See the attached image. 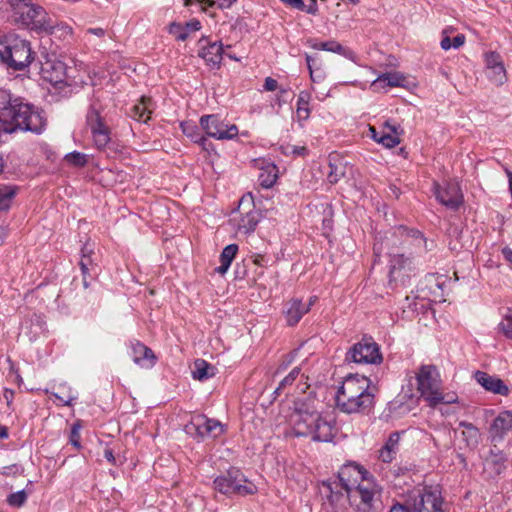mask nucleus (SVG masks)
Instances as JSON below:
<instances>
[{"instance_id": "obj_1", "label": "nucleus", "mask_w": 512, "mask_h": 512, "mask_svg": "<svg viewBox=\"0 0 512 512\" xmlns=\"http://www.w3.org/2000/svg\"><path fill=\"white\" fill-rule=\"evenodd\" d=\"M368 472L360 465L348 463L341 467L337 479L324 483L329 491L332 505L351 507L360 512H372L380 505V487L368 477Z\"/></svg>"}, {"instance_id": "obj_2", "label": "nucleus", "mask_w": 512, "mask_h": 512, "mask_svg": "<svg viewBox=\"0 0 512 512\" xmlns=\"http://www.w3.org/2000/svg\"><path fill=\"white\" fill-rule=\"evenodd\" d=\"M46 126L43 111L10 91L0 89V136L18 131L41 134Z\"/></svg>"}, {"instance_id": "obj_3", "label": "nucleus", "mask_w": 512, "mask_h": 512, "mask_svg": "<svg viewBox=\"0 0 512 512\" xmlns=\"http://www.w3.org/2000/svg\"><path fill=\"white\" fill-rule=\"evenodd\" d=\"M288 424L293 435L310 436L314 441L329 442L334 437V419L330 415H320L308 403L297 401L288 415Z\"/></svg>"}, {"instance_id": "obj_4", "label": "nucleus", "mask_w": 512, "mask_h": 512, "mask_svg": "<svg viewBox=\"0 0 512 512\" xmlns=\"http://www.w3.org/2000/svg\"><path fill=\"white\" fill-rule=\"evenodd\" d=\"M365 376L348 375L336 393L337 407L348 414L370 408L374 402V388Z\"/></svg>"}, {"instance_id": "obj_5", "label": "nucleus", "mask_w": 512, "mask_h": 512, "mask_svg": "<svg viewBox=\"0 0 512 512\" xmlns=\"http://www.w3.org/2000/svg\"><path fill=\"white\" fill-rule=\"evenodd\" d=\"M417 389L421 397L432 408L439 404H452L458 402V396L455 393H444L442 391V381L436 366L422 365L416 373Z\"/></svg>"}, {"instance_id": "obj_6", "label": "nucleus", "mask_w": 512, "mask_h": 512, "mask_svg": "<svg viewBox=\"0 0 512 512\" xmlns=\"http://www.w3.org/2000/svg\"><path fill=\"white\" fill-rule=\"evenodd\" d=\"M34 60L30 43L18 36H8L0 41V62L7 69L21 71Z\"/></svg>"}, {"instance_id": "obj_7", "label": "nucleus", "mask_w": 512, "mask_h": 512, "mask_svg": "<svg viewBox=\"0 0 512 512\" xmlns=\"http://www.w3.org/2000/svg\"><path fill=\"white\" fill-rule=\"evenodd\" d=\"M13 17L17 24L33 30L50 31L54 24L46 11L32 0H11Z\"/></svg>"}, {"instance_id": "obj_8", "label": "nucleus", "mask_w": 512, "mask_h": 512, "mask_svg": "<svg viewBox=\"0 0 512 512\" xmlns=\"http://www.w3.org/2000/svg\"><path fill=\"white\" fill-rule=\"evenodd\" d=\"M396 238L401 239V244L414 246L416 248V253L431 251L433 247V242L428 245L427 239L420 231L409 230L403 226H399L390 237L386 236L382 241L374 244L373 249L375 256H380L385 249H389L390 246L396 245Z\"/></svg>"}, {"instance_id": "obj_9", "label": "nucleus", "mask_w": 512, "mask_h": 512, "mask_svg": "<svg viewBox=\"0 0 512 512\" xmlns=\"http://www.w3.org/2000/svg\"><path fill=\"white\" fill-rule=\"evenodd\" d=\"M213 483L216 491L228 496H247L257 492V487L236 468L229 469L225 474L218 476Z\"/></svg>"}, {"instance_id": "obj_10", "label": "nucleus", "mask_w": 512, "mask_h": 512, "mask_svg": "<svg viewBox=\"0 0 512 512\" xmlns=\"http://www.w3.org/2000/svg\"><path fill=\"white\" fill-rule=\"evenodd\" d=\"M409 502L415 512L448 511L440 490L432 486H424L423 488L414 490L409 496Z\"/></svg>"}, {"instance_id": "obj_11", "label": "nucleus", "mask_w": 512, "mask_h": 512, "mask_svg": "<svg viewBox=\"0 0 512 512\" xmlns=\"http://www.w3.org/2000/svg\"><path fill=\"white\" fill-rule=\"evenodd\" d=\"M101 110L100 99L94 94L86 115V122L91 129L94 143L99 149L104 148L110 141V130L101 117Z\"/></svg>"}, {"instance_id": "obj_12", "label": "nucleus", "mask_w": 512, "mask_h": 512, "mask_svg": "<svg viewBox=\"0 0 512 512\" xmlns=\"http://www.w3.org/2000/svg\"><path fill=\"white\" fill-rule=\"evenodd\" d=\"M41 77L51 83L62 96L71 94L72 81L67 75L66 64L59 60H47L42 64Z\"/></svg>"}, {"instance_id": "obj_13", "label": "nucleus", "mask_w": 512, "mask_h": 512, "mask_svg": "<svg viewBox=\"0 0 512 512\" xmlns=\"http://www.w3.org/2000/svg\"><path fill=\"white\" fill-rule=\"evenodd\" d=\"M383 360L379 345L372 337H364L346 353L345 361L357 364H380Z\"/></svg>"}, {"instance_id": "obj_14", "label": "nucleus", "mask_w": 512, "mask_h": 512, "mask_svg": "<svg viewBox=\"0 0 512 512\" xmlns=\"http://www.w3.org/2000/svg\"><path fill=\"white\" fill-rule=\"evenodd\" d=\"M184 431L193 438L204 439L205 437H218L224 432V428L220 421L197 414L192 416L184 426Z\"/></svg>"}, {"instance_id": "obj_15", "label": "nucleus", "mask_w": 512, "mask_h": 512, "mask_svg": "<svg viewBox=\"0 0 512 512\" xmlns=\"http://www.w3.org/2000/svg\"><path fill=\"white\" fill-rule=\"evenodd\" d=\"M200 126L208 137L217 140H232L238 135V127L228 124L219 115H203L200 118Z\"/></svg>"}, {"instance_id": "obj_16", "label": "nucleus", "mask_w": 512, "mask_h": 512, "mask_svg": "<svg viewBox=\"0 0 512 512\" xmlns=\"http://www.w3.org/2000/svg\"><path fill=\"white\" fill-rule=\"evenodd\" d=\"M260 218L261 214L259 210L255 208L254 203L245 197H242L238 211L231 221L236 226L238 232L249 234L256 229Z\"/></svg>"}, {"instance_id": "obj_17", "label": "nucleus", "mask_w": 512, "mask_h": 512, "mask_svg": "<svg viewBox=\"0 0 512 512\" xmlns=\"http://www.w3.org/2000/svg\"><path fill=\"white\" fill-rule=\"evenodd\" d=\"M393 246H390L388 254L390 256L389 261V277L390 282L400 283L405 286L412 272H414V266L410 257H405L404 254L396 253L391 250Z\"/></svg>"}, {"instance_id": "obj_18", "label": "nucleus", "mask_w": 512, "mask_h": 512, "mask_svg": "<svg viewBox=\"0 0 512 512\" xmlns=\"http://www.w3.org/2000/svg\"><path fill=\"white\" fill-rule=\"evenodd\" d=\"M434 194L442 205L451 210H457L463 203V195L456 183L447 182L444 185L435 183Z\"/></svg>"}, {"instance_id": "obj_19", "label": "nucleus", "mask_w": 512, "mask_h": 512, "mask_svg": "<svg viewBox=\"0 0 512 512\" xmlns=\"http://www.w3.org/2000/svg\"><path fill=\"white\" fill-rule=\"evenodd\" d=\"M484 61L489 80L497 86L505 84L507 73L501 55L495 51L487 52Z\"/></svg>"}, {"instance_id": "obj_20", "label": "nucleus", "mask_w": 512, "mask_h": 512, "mask_svg": "<svg viewBox=\"0 0 512 512\" xmlns=\"http://www.w3.org/2000/svg\"><path fill=\"white\" fill-rule=\"evenodd\" d=\"M512 430V412L501 411L492 421L489 427V436L492 443L501 442Z\"/></svg>"}, {"instance_id": "obj_21", "label": "nucleus", "mask_w": 512, "mask_h": 512, "mask_svg": "<svg viewBox=\"0 0 512 512\" xmlns=\"http://www.w3.org/2000/svg\"><path fill=\"white\" fill-rule=\"evenodd\" d=\"M507 455L496 443L491 447L484 461V472L491 478L500 475L506 469Z\"/></svg>"}, {"instance_id": "obj_22", "label": "nucleus", "mask_w": 512, "mask_h": 512, "mask_svg": "<svg viewBox=\"0 0 512 512\" xmlns=\"http://www.w3.org/2000/svg\"><path fill=\"white\" fill-rule=\"evenodd\" d=\"M201 44L199 56L205 60L208 65L218 67L222 60L223 46L221 42L209 43L205 39H200Z\"/></svg>"}, {"instance_id": "obj_23", "label": "nucleus", "mask_w": 512, "mask_h": 512, "mask_svg": "<svg viewBox=\"0 0 512 512\" xmlns=\"http://www.w3.org/2000/svg\"><path fill=\"white\" fill-rule=\"evenodd\" d=\"M131 357L137 365L142 368H152L156 357L153 351L139 341L131 342Z\"/></svg>"}, {"instance_id": "obj_24", "label": "nucleus", "mask_w": 512, "mask_h": 512, "mask_svg": "<svg viewBox=\"0 0 512 512\" xmlns=\"http://www.w3.org/2000/svg\"><path fill=\"white\" fill-rule=\"evenodd\" d=\"M476 381L487 391L502 396L509 394V388L505 383L498 377L489 375L486 372L477 371L475 373Z\"/></svg>"}, {"instance_id": "obj_25", "label": "nucleus", "mask_w": 512, "mask_h": 512, "mask_svg": "<svg viewBox=\"0 0 512 512\" xmlns=\"http://www.w3.org/2000/svg\"><path fill=\"white\" fill-rule=\"evenodd\" d=\"M312 302L309 304L302 303L301 300L294 299L288 302L285 311L286 321L289 326L296 325L301 318L309 312Z\"/></svg>"}, {"instance_id": "obj_26", "label": "nucleus", "mask_w": 512, "mask_h": 512, "mask_svg": "<svg viewBox=\"0 0 512 512\" xmlns=\"http://www.w3.org/2000/svg\"><path fill=\"white\" fill-rule=\"evenodd\" d=\"M399 125L396 123L385 122L383 125V130H381V134L379 138H377V142L382 144L386 148H393L400 143V132Z\"/></svg>"}, {"instance_id": "obj_27", "label": "nucleus", "mask_w": 512, "mask_h": 512, "mask_svg": "<svg viewBox=\"0 0 512 512\" xmlns=\"http://www.w3.org/2000/svg\"><path fill=\"white\" fill-rule=\"evenodd\" d=\"M311 47L316 50H324V51H329V52L340 54L343 57H345L353 62H356V60H357V55L353 50L342 46L340 43H338L335 40H330V41H325V42H316V43L312 44Z\"/></svg>"}, {"instance_id": "obj_28", "label": "nucleus", "mask_w": 512, "mask_h": 512, "mask_svg": "<svg viewBox=\"0 0 512 512\" xmlns=\"http://www.w3.org/2000/svg\"><path fill=\"white\" fill-rule=\"evenodd\" d=\"M152 110V99L143 96L140 101L131 108L129 115L136 121L147 123L150 119Z\"/></svg>"}, {"instance_id": "obj_29", "label": "nucleus", "mask_w": 512, "mask_h": 512, "mask_svg": "<svg viewBox=\"0 0 512 512\" xmlns=\"http://www.w3.org/2000/svg\"><path fill=\"white\" fill-rule=\"evenodd\" d=\"M20 187L13 184H0V211H8L18 195Z\"/></svg>"}, {"instance_id": "obj_30", "label": "nucleus", "mask_w": 512, "mask_h": 512, "mask_svg": "<svg viewBox=\"0 0 512 512\" xmlns=\"http://www.w3.org/2000/svg\"><path fill=\"white\" fill-rule=\"evenodd\" d=\"M400 435L401 434L399 432H393L389 436L384 447L380 450L379 458L383 462L390 463L394 459V457L398 451Z\"/></svg>"}, {"instance_id": "obj_31", "label": "nucleus", "mask_w": 512, "mask_h": 512, "mask_svg": "<svg viewBox=\"0 0 512 512\" xmlns=\"http://www.w3.org/2000/svg\"><path fill=\"white\" fill-rule=\"evenodd\" d=\"M237 252L238 246L236 244L227 245L222 250L219 257L221 264L220 266L216 267L214 271L220 275H224L228 271L233 259L236 257Z\"/></svg>"}, {"instance_id": "obj_32", "label": "nucleus", "mask_w": 512, "mask_h": 512, "mask_svg": "<svg viewBox=\"0 0 512 512\" xmlns=\"http://www.w3.org/2000/svg\"><path fill=\"white\" fill-rule=\"evenodd\" d=\"M404 78L398 73H385L377 77L372 83L375 89L388 87H398L402 85Z\"/></svg>"}, {"instance_id": "obj_33", "label": "nucleus", "mask_w": 512, "mask_h": 512, "mask_svg": "<svg viewBox=\"0 0 512 512\" xmlns=\"http://www.w3.org/2000/svg\"><path fill=\"white\" fill-rule=\"evenodd\" d=\"M459 426L464 428V430L462 431V436L464 441L466 442V445L469 448L477 447L480 439V433L478 428L474 426L472 423H468L465 421L460 422Z\"/></svg>"}, {"instance_id": "obj_34", "label": "nucleus", "mask_w": 512, "mask_h": 512, "mask_svg": "<svg viewBox=\"0 0 512 512\" xmlns=\"http://www.w3.org/2000/svg\"><path fill=\"white\" fill-rule=\"evenodd\" d=\"M278 178V169L275 164H268L261 169L258 181L261 187L271 188Z\"/></svg>"}, {"instance_id": "obj_35", "label": "nucleus", "mask_w": 512, "mask_h": 512, "mask_svg": "<svg viewBox=\"0 0 512 512\" xmlns=\"http://www.w3.org/2000/svg\"><path fill=\"white\" fill-rule=\"evenodd\" d=\"M180 128L188 138H190L193 142L200 144L202 146L205 145L207 139L200 133L198 126L192 121H183L180 124Z\"/></svg>"}, {"instance_id": "obj_36", "label": "nucleus", "mask_w": 512, "mask_h": 512, "mask_svg": "<svg viewBox=\"0 0 512 512\" xmlns=\"http://www.w3.org/2000/svg\"><path fill=\"white\" fill-rule=\"evenodd\" d=\"M311 100V94L308 91H301L297 98L296 114L298 120L305 121L309 118L310 108L309 103Z\"/></svg>"}, {"instance_id": "obj_37", "label": "nucleus", "mask_w": 512, "mask_h": 512, "mask_svg": "<svg viewBox=\"0 0 512 512\" xmlns=\"http://www.w3.org/2000/svg\"><path fill=\"white\" fill-rule=\"evenodd\" d=\"M214 375V367L207 363L205 360L198 359L194 363V370L192 376L194 379L203 381L207 380Z\"/></svg>"}, {"instance_id": "obj_38", "label": "nucleus", "mask_w": 512, "mask_h": 512, "mask_svg": "<svg viewBox=\"0 0 512 512\" xmlns=\"http://www.w3.org/2000/svg\"><path fill=\"white\" fill-rule=\"evenodd\" d=\"M300 372L301 369L299 367H294L290 371V373L279 383L277 388L274 390V399L281 396L283 393L286 395L289 394V391H286V389L294 384V382L298 379Z\"/></svg>"}, {"instance_id": "obj_39", "label": "nucleus", "mask_w": 512, "mask_h": 512, "mask_svg": "<svg viewBox=\"0 0 512 512\" xmlns=\"http://www.w3.org/2000/svg\"><path fill=\"white\" fill-rule=\"evenodd\" d=\"M306 63L313 82H319L324 79L325 73L315 56L306 54Z\"/></svg>"}, {"instance_id": "obj_40", "label": "nucleus", "mask_w": 512, "mask_h": 512, "mask_svg": "<svg viewBox=\"0 0 512 512\" xmlns=\"http://www.w3.org/2000/svg\"><path fill=\"white\" fill-rule=\"evenodd\" d=\"M285 4L296 8L301 11H306L308 14H316L318 11L317 0H310L308 5H305L303 0H281Z\"/></svg>"}, {"instance_id": "obj_41", "label": "nucleus", "mask_w": 512, "mask_h": 512, "mask_svg": "<svg viewBox=\"0 0 512 512\" xmlns=\"http://www.w3.org/2000/svg\"><path fill=\"white\" fill-rule=\"evenodd\" d=\"M64 160L71 166L84 167L88 162V157L84 153L73 151L66 154Z\"/></svg>"}, {"instance_id": "obj_42", "label": "nucleus", "mask_w": 512, "mask_h": 512, "mask_svg": "<svg viewBox=\"0 0 512 512\" xmlns=\"http://www.w3.org/2000/svg\"><path fill=\"white\" fill-rule=\"evenodd\" d=\"M168 32L178 41H185L188 38L187 28L178 22L170 23Z\"/></svg>"}, {"instance_id": "obj_43", "label": "nucleus", "mask_w": 512, "mask_h": 512, "mask_svg": "<svg viewBox=\"0 0 512 512\" xmlns=\"http://www.w3.org/2000/svg\"><path fill=\"white\" fill-rule=\"evenodd\" d=\"M27 500V494L25 490L12 493L7 498V503L13 507H21Z\"/></svg>"}, {"instance_id": "obj_44", "label": "nucleus", "mask_w": 512, "mask_h": 512, "mask_svg": "<svg viewBox=\"0 0 512 512\" xmlns=\"http://www.w3.org/2000/svg\"><path fill=\"white\" fill-rule=\"evenodd\" d=\"M329 169L327 180L331 184L337 183L345 174L343 167H339L336 164L329 163Z\"/></svg>"}, {"instance_id": "obj_45", "label": "nucleus", "mask_w": 512, "mask_h": 512, "mask_svg": "<svg viewBox=\"0 0 512 512\" xmlns=\"http://www.w3.org/2000/svg\"><path fill=\"white\" fill-rule=\"evenodd\" d=\"M500 330L505 337L512 339V310H509L503 320L499 324Z\"/></svg>"}, {"instance_id": "obj_46", "label": "nucleus", "mask_w": 512, "mask_h": 512, "mask_svg": "<svg viewBox=\"0 0 512 512\" xmlns=\"http://www.w3.org/2000/svg\"><path fill=\"white\" fill-rule=\"evenodd\" d=\"M79 265L83 275V284L85 287H88L86 277L89 275V267L92 265V260L81 259Z\"/></svg>"}, {"instance_id": "obj_47", "label": "nucleus", "mask_w": 512, "mask_h": 512, "mask_svg": "<svg viewBox=\"0 0 512 512\" xmlns=\"http://www.w3.org/2000/svg\"><path fill=\"white\" fill-rule=\"evenodd\" d=\"M80 426L78 424H74L71 429V435H70V443L74 445L75 447H80Z\"/></svg>"}, {"instance_id": "obj_48", "label": "nucleus", "mask_w": 512, "mask_h": 512, "mask_svg": "<svg viewBox=\"0 0 512 512\" xmlns=\"http://www.w3.org/2000/svg\"><path fill=\"white\" fill-rule=\"evenodd\" d=\"M184 25L187 28L188 35L190 34V32H195L201 29V23L197 19H193L185 23Z\"/></svg>"}, {"instance_id": "obj_49", "label": "nucleus", "mask_w": 512, "mask_h": 512, "mask_svg": "<svg viewBox=\"0 0 512 512\" xmlns=\"http://www.w3.org/2000/svg\"><path fill=\"white\" fill-rule=\"evenodd\" d=\"M277 88H278L277 80L273 79L272 77L265 78L264 89L266 91H275Z\"/></svg>"}, {"instance_id": "obj_50", "label": "nucleus", "mask_w": 512, "mask_h": 512, "mask_svg": "<svg viewBox=\"0 0 512 512\" xmlns=\"http://www.w3.org/2000/svg\"><path fill=\"white\" fill-rule=\"evenodd\" d=\"M54 396L59 400L61 401L64 405H67V406H70L72 405V402L76 399L75 396H71V395H68V396H60L58 393H55Z\"/></svg>"}, {"instance_id": "obj_51", "label": "nucleus", "mask_w": 512, "mask_h": 512, "mask_svg": "<svg viewBox=\"0 0 512 512\" xmlns=\"http://www.w3.org/2000/svg\"><path fill=\"white\" fill-rule=\"evenodd\" d=\"M465 43V36L463 34H458L453 38L452 47L457 49L461 47Z\"/></svg>"}, {"instance_id": "obj_52", "label": "nucleus", "mask_w": 512, "mask_h": 512, "mask_svg": "<svg viewBox=\"0 0 512 512\" xmlns=\"http://www.w3.org/2000/svg\"><path fill=\"white\" fill-rule=\"evenodd\" d=\"M92 252H93V248L88 243H86L81 250V253H82L81 259L91 260L90 254Z\"/></svg>"}, {"instance_id": "obj_53", "label": "nucleus", "mask_w": 512, "mask_h": 512, "mask_svg": "<svg viewBox=\"0 0 512 512\" xmlns=\"http://www.w3.org/2000/svg\"><path fill=\"white\" fill-rule=\"evenodd\" d=\"M104 457L107 459V461H109L112 465H115L116 464V460H115V457H114V453H113V450L110 449V448H105L104 450Z\"/></svg>"}, {"instance_id": "obj_54", "label": "nucleus", "mask_w": 512, "mask_h": 512, "mask_svg": "<svg viewBox=\"0 0 512 512\" xmlns=\"http://www.w3.org/2000/svg\"><path fill=\"white\" fill-rule=\"evenodd\" d=\"M389 512H411L410 509L402 504H395L391 507Z\"/></svg>"}, {"instance_id": "obj_55", "label": "nucleus", "mask_w": 512, "mask_h": 512, "mask_svg": "<svg viewBox=\"0 0 512 512\" xmlns=\"http://www.w3.org/2000/svg\"><path fill=\"white\" fill-rule=\"evenodd\" d=\"M440 46L443 50H449L452 47V42L448 36H444L440 42Z\"/></svg>"}, {"instance_id": "obj_56", "label": "nucleus", "mask_w": 512, "mask_h": 512, "mask_svg": "<svg viewBox=\"0 0 512 512\" xmlns=\"http://www.w3.org/2000/svg\"><path fill=\"white\" fill-rule=\"evenodd\" d=\"M4 398L7 402V405L10 406V404L12 403L13 398H14V391L10 390V389H5L4 390Z\"/></svg>"}, {"instance_id": "obj_57", "label": "nucleus", "mask_w": 512, "mask_h": 512, "mask_svg": "<svg viewBox=\"0 0 512 512\" xmlns=\"http://www.w3.org/2000/svg\"><path fill=\"white\" fill-rule=\"evenodd\" d=\"M502 254L504 258L512 265V249L509 247H504L502 249Z\"/></svg>"}, {"instance_id": "obj_58", "label": "nucleus", "mask_w": 512, "mask_h": 512, "mask_svg": "<svg viewBox=\"0 0 512 512\" xmlns=\"http://www.w3.org/2000/svg\"><path fill=\"white\" fill-rule=\"evenodd\" d=\"M293 153L296 155H305L307 153V148L304 146H295L293 148Z\"/></svg>"}, {"instance_id": "obj_59", "label": "nucleus", "mask_w": 512, "mask_h": 512, "mask_svg": "<svg viewBox=\"0 0 512 512\" xmlns=\"http://www.w3.org/2000/svg\"><path fill=\"white\" fill-rule=\"evenodd\" d=\"M88 33H92L98 37H102V36H104L105 31L102 28H90V29H88Z\"/></svg>"}, {"instance_id": "obj_60", "label": "nucleus", "mask_w": 512, "mask_h": 512, "mask_svg": "<svg viewBox=\"0 0 512 512\" xmlns=\"http://www.w3.org/2000/svg\"><path fill=\"white\" fill-rule=\"evenodd\" d=\"M8 429L6 426L0 425V439L8 438Z\"/></svg>"}, {"instance_id": "obj_61", "label": "nucleus", "mask_w": 512, "mask_h": 512, "mask_svg": "<svg viewBox=\"0 0 512 512\" xmlns=\"http://www.w3.org/2000/svg\"><path fill=\"white\" fill-rule=\"evenodd\" d=\"M370 132H371L372 138L377 142V138H379L381 131H377L374 127H371Z\"/></svg>"}, {"instance_id": "obj_62", "label": "nucleus", "mask_w": 512, "mask_h": 512, "mask_svg": "<svg viewBox=\"0 0 512 512\" xmlns=\"http://www.w3.org/2000/svg\"><path fill=\"white\" fill-rule=\"evenodd\" d=\"M4 167H5V162H4L3 157L0 155V174L3 172Z\"/></svg>"}, {"instance_id": "obj_63", "label": "nucleus", "mask_w": 512, "mask_h": 512, "mask_svg": "<svg viewBox=\"0 0 512 512\" xmlns=\"http://www.w3.org/2000/svg\"><path fill=\"white\" fill-rule=\"evenodd\" d=\"M262 259H263L262 256H258V258L255 260V263L260 265Z\"/></svg>"}, {"instance_id": "obj_64", "label": "nucleus", "mask_w": 512, "mask_h": 512, "mask_svg": "<svg viewBox=\"0 0 512 512\" xmlns=\"http://www.w3.org/2000/svg\"><path fill=\"white\" fill-rule=\"evenodd\" d=\"M351 3L353 4H358L360 2V0H349Z\"/></svg>"}]
</instances>
